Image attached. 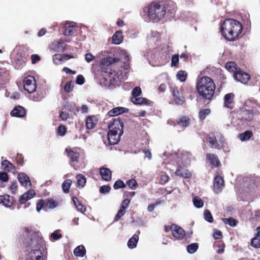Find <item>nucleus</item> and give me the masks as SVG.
Here are the masks:
<instances>
[{
	"instance_id": "a211bd4d",
	"label": "nucleus",
	"mask_w": 260,
	"mask_h": 260,
	"mask_svg": "<svg viewBox=\"0 0 260 260\" xmlns=\"http://www.w3.org/2000/svg\"><path fill=\"white\" fill-rule=\"evenodd\" d=\"M173 96L174 101L176 105H182L185 102V99L182 93L180 92L177 87L173 89Z\"/></svg>"
},
{
	"instance_id": "de8ad7c7",
	"label": "nucleus",
	"mask_w": 260,
	"mask_h": 260,
	"mask_svg": "<svg viewBox=\"0 0 260 260\" xmlns=\"http://www.w3.org/2000/svg\"><path fill=\"white\" fill-rule=\"evenodd\" d=\"M187 74L184 71H179L177 74V77L181 82H184L187 78Z\"/></svg>"
},
{
	"instance_id": "39448f33",
	"label": "nucleus",
	"mask_w": 260,
	"mask_h": 260,
	"mask_svg": "<svg viewBox=\"0 0 260 260\" xmlns=\"http://www.w3.org/2000/svg\"><path fill=\"white\" fill-rule=\"evenodd\" d=\"M164 8L161 1L152 2L144 9V11L147 14L150 20L157 22L165 17Z\"/></svg>"
},
{
	"instance_id": "a19ab883",
	"label": "nucleus",
	"mask_w": 260,
	"mask_h": 260,
	"mask_svg": "<svg viewBox=\"0 0 260 260\" xmlns=\"http://www.w3.org/2000/svg\"><path fill=\"white\" fill-rule=\"evenodd\" d=\"M2 166L8 171H12L15 169L14 165L8 160H5L2 162Z\"/></svg>"
},
{
	"instance_id": "2f4dec72",
	"label": "nucleus",
	"mask_w": 260,
	"mask_h": 260,
	"mask_svg": "<svg viewBox=\"0 0 260 260\" xmlns=\"http://www.w3.org/2000/svg\"><path fill=\"white\" fill-rule=\"evenodd\" d=\"M254 112L252 110H243L240 114V119L244 121H251L253 117Z\"/></svg>"
},
{
	"instance_id": "4468645a",
	"label": "nucleus",
	"mask_w": 260,
	"mask_h": 260,
	"mask_svg": "<svg viewBox=\"0 0 260 260\" xmlns=\"http://www.w3.org/2000/svg\"><path fill=\"white\" fill-rule=\"evenodd\" d=\"M235 79L243 84H246L250 79L249 74L242 71L239 68L238 71H236L234 74Z\"/></svg>"
},
{
	"instance_id": "a18cd8bd",
	"label": "nucleus",
	"mask_w": 260,
	"mask_h": 260,
	"mask_svg": "<svg viewBox=\"0 0 260 260\" xmlns=\"http://www.w3.org/2000/svg\"><path fill=\"white\" fill-rule=\"evenodd\" d=\"M193 203L194 206L198 208H202L204 205V203L202 200L197 196H196L193 198Z\"/></svg>"
},
{
	"instance_id": "37998d69",
	"label": "nucleus",
	"mask_w": 260,
	"mask_h": 260,
	"mask_svg": "<svg viewBox=\"0 0 260 260\" xmlns=\"http://www.w3.org/2000/svg\"><path fill=\"white\" fill-rule=\"evenodd\" d=\"M236 67V63L233 61L228 62L225 66L226 69H227L229 72H233L234 73H236V71H238L239 69Z\"/></svg>"
},
{
	"instance_id": "69168bd1",
	"label": "nucleus",
	"mask_w": 260,
	"mask_h": 260,
	"mask_svg": "<svg viewBox=\"0 0 260 260\" xmlns=\"http://www.w3.org/2000/svg\"><path fill=\"white\" fill-rule=\"evenodd\" d=\"M9 180L8 174L5 172H0V180L3 182H6Z\"/></svg>"
},
{
	"instance_id": "f03ea898",
	"label": "nucleus",
	"mask_w": 260,
	"mask_h": 260,
	"mask_svg": "<svg viewBox=\"0 0 260 260\" xmlns=\"http://www.w3.org/2000/svg\"><path fill=\"white\" fill-rule=\"evenodd\" d=\"M119 61L118 57L108 56L102 60V72L106 85L115 86L118 80V72L111 69L110 66L114 63Z\"/></svg>"
},
{
	"instance_id": "f257e3e1",
	"label": "nucleus",
	"mask_w": 260,
	"mask_h": 260,
	"mask_svg": "<svg viewBox=\"0 0 260 260\" xmlns=\"http://www.w3.org/2000/svg\"><path fill=\"white\" fill-rule=\"evenodd\" d=\"M216 85L213 80L208 76H203L196 83V89L200 99L211 101L215 94Z\"/></svg>"
},
{
	"instance_id": "c85d7f7f",
	"label": "nucleus",
	"mask_w": 260,
	"mask_h": 260,
	"mask_svg": "<svg viewBox=\"0 0 260 260\" xmlns=\"http://www.w3.org/2000/svg\"><path fill=\"white\" fill-rule=\"evenodd\" d=\"M128 111V109L121 107L114 108L110 110L108 114L109 116L113 117L118 115L119 114L124 113Z\"/></svg>"
},
{
	"instance_id": "09e8293b",
	"label": "nucleus",
	"mask_w": 260,
	"mask_h": 260,
	"mask_svg": "<svg viewBox=\"0 0 260 260\" xmlns=\"http://www.w3.org/2000/svg\"><path fill=\"white\" fill-rule=\"evenodd\" d=\"M125 184L132 189H136L138 186L137 181L134 179L127 180Z\"/></svg>"
},
{
	"instance_id": "4d7b16f0",
	"label": "nucleus",
	"mask_w": 260,
	"mask_h": 260,
	"mask_svg": "<svg viewBox=\"0 0 260 260\" xmlns=\"http://www.w3.org/2000/svg\"><path fill=\"white\" fill-rule=\"evenodd\" d=\"M142 93V90L140 87H135L132 91V94L133 96L132 98H135L136 97H138L140 96Z\"/></svg>"
},
{
	"instance_id": "864d4df0",
	"label": "nucleus",
	"mask_w": 260,
	"mask_h": 260,
	"mask_svg": "<svg viewBox=\"0 0 260 260\" xmlns=\"http://www.w3.org/2000/svg\"><path fill=\"white\" fill-rule=\"evenodd\" d=\"M67 128L63 125H60L57 128V133L60 136H63L67 133Z\"/></svg>"
},
{
	"instance_id": "6ab92c4d",
	"label": "nucleus",
	"mask_w": 260,
	"mask_h": 260,
	"mask_svg": "<svg viewBox=\"0 0 260 260\" xmlns=\"http://www.w3.org/2000/svg\"><path fill=\"white\" fill-rule=\"evenodd\" d=\"M175 174L186 179H189L191 178L192 176L191 172L188 170L183 168L181 166H179L177 167Z\"/></svg>"
},
{
	"instance_id": "c03bdc74",
	"label": "nucleus",
	"mask_w": 260,
	"mask_h": 260,
	"mask_svg": "<svg viewBox=\"0 0 260 260\" xmlns=\"http://www.w3.org/2000/svg\"><path fill=\"white\" fill-rule=\"evenodd\" d=\"M199 244L197 243H191L187 246V251L189 253L192 254L197 251Z\"/></svg>"
},
{
	"instance_id": "423d86ee",
	"label": "nucleus",
	"mask_w": 260,
	"mask_h": 260,
	"mask_svg": "<svg viewBox=\"0 0 260 260\" xmlns=\"http://www.w3.org/2000/svg\"><path fill=\"white\" fill-rule=\"evenodd\" d=\"M207 142L211 148L219 150L223 146L224 138L220 134H217L216 135L210 134L207 138Z\"/></svg>"
},
{
	"instance_id": "5701e85b",
	"label": "nucleus",
	"mask_w": 260,
	"mask_h": 260,
	"mask_svg": "<svg viewBox=\"0 0 260 260\" xmlns=\"http://www.w3.org/2000/svg\"><path fill=\"white\" fill-rule=\"evenodd\" d=\"M36 195V192L34 190H29L25 192L21 195L19 199V202L20 204L25 203L28 200L34 197Z\"/></svg>"
},
{
	"instance_id": "052dcab7",
	"label": "nucleus",
	"mask_w": 260,
	"mask_h": 260,
	"mask_svg": "<svg viewBox=\"0 0 260 260\" xmlns=\"http://www.w3.org/2000/svg\"><path fill=\"white\" fill-rule=\"evenodd\" d=\"M53 60L54 63L56 64H61L62 62L61 54H57L53 55Z\"/></svg>"
},
{
	"instance_id": "774afa93",
	"label": "nucleus",
	"mask_w": 260,
	"mask_h": 260,
	"mask_svg": "<svg viewBox=\"0 0 260 260\" xmlns=\"http://www.w3.org/2000/svg\"><path fill=\"white\" fill-rule=\"evenodd\" d=\"M130 203L131 202L129 200H128V199H124L120 204V208L126 210V209L129 206Z\"/></svg>"
},
{
	"instance_id": "8fccbe9b",
	"label": "nucleus",
	"mask_w": 260,
	"mask_h": 260,
	"mask_svg": "<svg viewBox=\"0 0 260 260\" xmlns=\"http://www.w3.org/2000/svg\"><path fill=\"white\" fill-rule=\"evenodd\" d=\"M204 219L207 221H208L210 223H212L213 222V218L211 213V212L209 210L207 209L204 211Z\"/></svg>"
},
{
	"instance_id": "bb28decb",
	"label": "nucleus",
	"mask_w": 260,
	"mask_h": 260,
	"mask_svg": "<svg viewBox=\"0 0 260 260\" xmlns=\"http://www.w3.org/2000/svg\"><path fill=\"white\" fill-rule=\"evenodd\" d=\"M18 180L20 184L25 187L31 185V182L28 176L24 173H19L18 175Z\"/></svg>"
},
{
	"instance_id": "a878e982",
	"label": "nucleus",
	"mask_w": 260,
	"mask_h": 260,
	"mask_svg": "<svg viewBox=\"0 0 260 260\" xmlns=\"http://www.w3.org/2000/svg\"><path fill=\"white\" fill-rule=\"evenodd\" d=\"M10 114L12 116L23 117L26 114V110L23 107L18 106L14 107Z\"/></svg>"
},
{
	"instance_id": "e2e57ef3",
	"label": "nucleus",
	"mask_w": 260,
	"mask_h": 260,
	"mask_svg": "<svg viewBox=\"0 0 260 260\" xmlns=\"http://www.w3.org/2000/svg\"><path fill=\"white\" fill-rule=\"evenodd\" d=\"M30 58L32 64H35L39 62L41 59V57L39 55L36 54L31 55Z\"/></svg>"
},
{
	"instance_id": "473e14b6",
	"label": "nucleus",
	"mask_w": 260,
	"mask_h": 260,
	"mask_svg": "<svg viewBox=\"0 0 260 260\" xmlns=\"http://www.w3.org/2000/svg\"><path fill=\"white\" fill-rule=\"evenodd\" d=\"M257 232L255 237L251 240V246L255 248H260V226L256 229Z\"/></svg>"
},
{
	"instance_id": "4be33fe9",
	"label": "nucleus",
	"mask_w": 260,
	"mask_h": 260,
	"mask_svg": "<svg viewBox=\"0 0 260 260\" xmlns=\"http://www.w3.org/2000/svg\"><path fill=\"white\" fill-rule=\"evenodd\" d=\"M65 151L72 162L78 161V159L80 156L79 152L76 150L71 148H66Z\"/></svg>"
},
{
	"instance_id": "5fc2aeb1",
	"label": "nucleus",
	"mask_w": 260,
	"mask_h": 260,
	"mask_svg": "<svg viewBox=\"0 0 260 260\" xmlns=\"http://www.w3.org/2000/svg\"><path fill=\"white\" fill-rule=\"evenodd\" d=\"M126 187V184L121 180H117L114 184L113 187L115 189L119 188H124Z\"/></svg>"
},
{
	"instance_id": "bf43d9fd",
	"label": "nucleus",
	"mask_w": 260,
	"mask_h": 260,
	"mask_svg": "<svg viewBox=\"0 0 260 260\" xmlns=\"http://www.w3.org/2000/svg\"><path fill=\"white\" fill-rule=\"evenodd\" d=\"M111 187L109 185H103L100 188V192L102 194H105L110 192Z\"/></svg>"
},
{
	"instance_id": "0e129e2a",
	"label": "nucleus",
	"mask_w": 260,
	"mask_h": 260,
	"mask_svg": "<svg viewBox=\"0 0 260 260\" xmlns=\"http://www.w3.org/2000/svg\"><path fill=\"white\" fill-rule=\"evenodd\" d=\"M179 62V55L174 54L172 57L171 65L172 66H177Z\"/></svg>"
},
{
	"instance_id": "3c124183",
	"label": "nucleus",
	"mask_w": 260,
	"mask_h": 260,
	"mask_svg": "<svg viewBox=\"0 0 260 260\" xmlns=\"http://www.w3.org/2000/svg\"><path fill=\"white\" fill-rule=\"evenodd\" d=\"M223 221L225 224H228L233 227L236 226L238 222L236 219L232 217L223 218Z\"/></svg>"
},
{
	"instance_id": "603ef678",
	"label": "nucleus",
	"mask_w": 260,
	"mask_h": 260,
	"mask_svg": "<svg viewBox=\"0 0 260 260\" xmlns=\"http://www.w3.org/2000/svg\"><path fill=\"white\" fill-rule=\"evenodd\" d=\"M126 210L120 208L117 214L115 216L114 221H118L126 213Z\"/></svg>"
},
{
	"instance_id": "f704fd0d",
	"label": "nucleus",
	"mask_w": 260,
	"mask_h": 260,
	"mask_svg": "<svg viewBox=\"0 0 260 260\" xmlns=\"http://www.w3.org/2000/svg\"><path fill=\"white\" fill-rule=\"evenodd\" d=\"M86 252V249L82 245L77 246L74 250V255L78 257H83L85 255Z\"/></svg>"
},
{
	"instance_id": "7ed1b4c3",
	"label": "nucleus",
	"mask_w": 260,
	"mask_h": 260,
	"mask_svg": "<svg viewBox=\"0 0 260 260\" xmlns=\"http://www.w3.org/2000/svg\"><path fill=\"white\" fill-rule=\"evenodd\" d=\"M243 30V26L238 21L234 19H226L220 26L222 36L229 41L236 40Z\"/></svg>"
},
{
	"instance_id": "e433bc0d",
	"label": "nucleus",
	"mask_w": 260,
	"mask_h": 260,
	"mask_svg": "<svg viewBox=\"0 0 260 260\" xmlns=\"http://www.w3.org/2000/svg\"><path fill=\"white\" fill-rule=\"evenodd\" d=\"M77 179V186L83 187L86 183V180L85 177L82 174H78L76 176Z\"/></svg>"
},
{
	"instance_id": "58836bf2",
	"label": "nucleus",
	"mask_w": 260,
	"mask_h": 260,
	"mask_svg": "<svg viewBox=\"0 0 260 260\" xmlns=\"http://www.w3.org/2000/svg\"><path fill=\"white\" fill-rule=\"evenodd\" d=\"M252 136L253 133L251 131H247L240 134L239 135V138L242 141H245L249 140Z\"/></svg>"
},
{
	"instance_id": "0eeeda50",
	"label": "nucleus",
	"mask_w": 260,
	"mask_h": 260,
	"mask_svg": "<svg viewBox=\"0 0 260 260\" xmlns=\"http://www.w3.org/2000/svg\"><path fill=\"white\" fill-rule=\"evenodd\" d=\"M58 205L57 201L50 198L46 200H39L37 204V210L39 212L42 209H54Z\"/></svg>"
},
{
	"instance_id": "dca6fc26",
	"label": "nucleus",
	"mask_w": 260,
	"mask_h": 260,
	"mask_svg": "<svg viewBox=\"0 0 260 260\" xmlns=\"http://www.w3.org/2000/svg\"><path fill=\"white\" fill-rule=\"evenodd\" d=\"M26 260H43L42 250L39 249L30 250L27 254Z\"/></svg>"
},
{
	"instance_id": "6e6d98bb",
	"label": "nucleus",
	"mask_w": 260,
	"mask_h": 260,
	"mask_svg": "<svg viewBox=\"0 0 260 260\" xmlns=\"http://www.w3.org/2000/svg\"><path fill=\"white\" fill-rule=\"evenodd\" d=\"M74 87V84L72 81L68 82L64 86V91L67 93H70L72 91Z\"/></svg>"
},
{
	"instance_id": "4c0bfd02",
	"label": "nucleus",
	"mask_w": 260,
	"mask_h": 260,
	"mask_svg": "<svg viewBox=\"0 0 260 260\" xmlns=\"http://www.w3.org/2000/svg\"><path fill=\"white\" fill-rule=\"evenodd\" d=\"M72 181L70 179H66L65 180L62 184V188L63 190V191L66 193H68L69 192L70 188L72 185Z\"/></svg>"
},
{
	"instance_id": "f3484780",
	"label": "nucleus",
	"mask_w": 260,
	"mask_h": 260,
	"mask_svg": "<svg viewBox=\"0 0 260 260\" xmlns=\"http://www.w3.org/2000/svg\"><path fill=\"white\" fill-rule=\"evenodd\" d=\"M15 202L16 201L12 196L8 194L0 196V204H2L6 207H11Z\"/></svg>"
},
{
	"instance_id": "79ce46f5",
	"label": "nucleus",
	"mask_w": 260,
	"mask_h": 260,
	"mask_svg": "<svg viewBox=\"0 0 260 260\" xmlns=\"http://www.w3.org/2000/svg\"><path fill=\"white\" fill-rule=\"evenodd\" d=\"M32 93H33L32 99L34 101L39 102L44 98L43 93L42 91H35Z\"/></svg>"
},
{
	"instance_id": "338daca9",
	"label": "nucleus",
	"mask_w": 260,
	"mask_h": 260,
	"mask_svg": "<svg viewBox=\"0 0 260 260\" xmlns=\"http://www.w3.org/2000/svg\"><path fill=\"white\" fill-rule=\"evenodd\" d=\"M16 160L18 165L23 166L24 164V157L22 154L18 153L16 157Z\"/></svg>"
},
{
	"instance_id": "680f3d73",
	"label": "nucleus",
	"mask_w": 260,
	"mask_h": 260,
	"mask_svg": "<svg viewBox=\"0 0 260 260\" xmlns=\"http://www.w3.org/2000/svg\"><path fill=\"white\" fill-rule=\"evenodd\" d=\"M62 237V235L59 233V231H55L51 234L50 238L54 240H57Z\"/></svg>"
},
{
	"instance_id": "9b49d317",
	"label": "nucleus",
	"mask_w": 260,
	"mask_h": 260,
	"mask_svg": "<svg viewBox=\"0 0 260 260\" xmlns=\"http://www.w3.org/2000/svg\"><path fill=\"white\" fill-rule=\"evenodd\" d=\"M63 34L66 36H72L78 31V27L73 23L66 22L63 27Z\"/></svg>"
},
{
	"instance_id": "6e6552de",
	"label": "nucleus",
	"mask_w": 260,
	"mask_h": 260,
	"mask_svg": "<svg viewBox=\"0 0 260 260\" xmlns=\"http://www.w3.org/2000/svg\"><path fill=\"white\" fill-rule=\"evenodd\" d=\"M23 87L28 93H32L36 90L37 85L35 78L32 76H27L23 81Z\"/></svg>"
},
{
	"instance_id": "7c9ffc66",
	"label": "nucleus",
	"mask_w": 260,
	"mask_h": 260,
	"mask_svg": "<svg viewBox=\"0 0 260 260\" xmlns=\"http://www.w3.org/2000/svg\"><path fill=\"white\" fill-rule=\"evenodd\" d=\"M176 123L183 127H186L189 125L190 119L187 116L182 115L176 120Z\"/></svg>"
},
{
	"instance_id": "ea45409f",
	"label": "nucleus",
	"mask_w": 260,
	"mask_h": 260,
	"mask_svg": "<svg viewBox=\"0 0 260 260\" xmlns=\"http://www.w3.org/2000/svg\"><path fill=\"white\" fill-rule=\"evenodd\" d=\"M211 110L209 108L201 110L199 112V118L200 120L203 121L206 117L210 114Z\"/></svg>"
},
{
	"instance_id": "2eb2a0df",
	"label": "nucleus",
	"mask_w": 260,
	"mask_h": 260,
	"mask_svg": "<svg viewBox=\"0 0 260 260\" xmlns=\"http://www.w3.org/2000/svg\"><path fill=\"white\" fill-rule=\"evenodd\" d=\"M224 186L223 178L220 176L217 175L214 177L213 182V190L215 193H220Z\"/></svg>"
},
{
	"instance_id": "1a4fd4ad",
	"label": "nucleus",
	"mask_w": 260,
	"mask_h": 260,
	"mask_svg": "<svg viewBox=\"0 0 260 260\" xmlns=\"http://www.w3.org/2000/svg\"><path fill=\"white\" fill-rule=\"evenodd\" d=\"M109 131L123 134V122L119 118L113 119L108 125Z\"/></svg>"
},
{
	"instance_id": "9d476101",
	"label": "nucleus",
	"mask_w": 260,
	"mask_h": 260,
	"mask_svg": "<svg viewBox=\"0 0 260 260\" xmlns=\"http://www.w3.org/2000/svg\"><path fill=\"white\" fill-rule=\"evenodd\" d=\"M122 135L117 133V132H114L113 131H109L107 136V140L104 141V143L107 145L117 144L120 140V137Z\"/></svg>"
},
{
	"instance_id": "72a5a7b5",
	"label": "nucleus",
	"mask_w": 260,
	"mask_h": 260,
	"mask_svg": "<svg viewBox=\"0 0 260 260\" xmlns=\"http://www.w3.org/2000/svg\"><path fill=\"white\" fill-rule=\"evenodd\" d=\"M122 32L121 30L116 31L112 36V43L116 45L120 44L123 41Z\"/></svg>"
},
{
	"instance_id": "aec40b11",
	"label": "nucleus",
	"mask_w": 260,
	"mask_h": 260,
	"mask_svg": "<svg viewBox=\"0 0 260 260\" xmlns=\"http://www.w3.org/2000/svg\"><path fill=\"white\" fill-rule=\"evenodd\" d=\"M207 160L214 167L218 168L221 166V162L218 156L213 153H207L206 155Z\"/></svg>"
},
{
	"instance_id": "ddd939ff",
	"label": "nucleus",
	"mask_w": 260,
	"mask_h": 260,
	"mask_svg": "<svg viewBox=\"0 0 260 260\" xmlns=\"http://www.w3.org/2000/svg\"><path fill=\"white\" fill-rule=\"evenodd\" d=\"M161 4L164 6L165 10L164 15L166 13L170 14V16H172L176 10V4L171 0L166 1H161Z\"/></svg>"
},
{
	"instance_id": "13d9d810",
	"label": "nucleus",
	"mask_w": 260,
	"mask_h": 260,
	"mask_svg": "<svg viewBox=\"0 0 260 260\" xmlns=\"http://www.w3.org/2000/svg\"><path fill=\"white\" fill-rule=\"evenodd\" d=\"M136 192L135 191H125L123 192L124 199H128L131 202L132 198L135 196Z\"/></svg>"
},
{
	"instance_id": "f8f14e48",
	"label": "nucleus",
	"mask_w": 260,
	"mask_h": 260,
	"mask_svg": "<svg viewBox=\"0 0 260 260\" xmlns=\"http://www.w3.org/2000/svg\"><path fill=\"white\" fill-rule=\"evenodd\" d=\"M171 230L172 231V235L176 239L182 240L185 236L184 230L176 224L171 225Z\"/></svg>"
},
{
	"instance_id": "393cba45",
	"label": "nucleus",
	"mask_w": 260,
	"mask_h": 260,
	"mask_svg": "<svg viewBox=\"0 0 260 260\" xmlns=\"http://www.w3.org/2000/svg\"><path fill=\"white\" fill-rule=\"evenodd\" d=\"M50 48L57 52H63L67 49L64 43L61 40L54 41L50 45Z\"/></svg>"
},
{
	"instance_id": "20e7f679",
	"label": "nucleus",
	"mask_w": 260,
	"mask_h": 260,
	"mask_svg": "<svg viewBox=\"0 0 260 260\" xmlns=\"http://www.w3.org/2000/svg\"><path fill=\"white\" fill-rule=\"evenodd\" d=\"M26 233H30V236L23 241V244L27 249H41L45 245V241L38 232L32 231V229L28 227L23 228Z\"/></svg>"
},
{
	"instance_id": "49530a36",
	"label": "nucleus",
	"mask_w": 260,
	"mask_h": 260,
	"mask_svg": "<svg viewBox=\"0 0 260 260\" xmlns=\"http://www.w3.org/2000/svg\"><path fill=\"white\" fill-rule=\"evenodd\" d=\"M182 156V158L184 161H190L192 159H194L192 153L188 151H183Z\"/></svg>"
},
{
	"instance_id": "cd10ccee",
	"label": "nucleus",
	"mask_w": 260,
	"mask_h": 260,
	"mask_svg": "<svg viewBox=\"0 0 260 260\" xmlns=\"http://www.w3.org/2000/svg\"><path fill=\"white\" fill-rule=\"evenodd\" d=\"M100 174L103 180L106 181H109L111 180L112 172L109 169L104 167L101 168L100 169Z\"/></svg>"
},
{
	"instance_id": "c9c22d12",
	"label": "nucleus",
	"mask_w": 260,
	"mask_h": 260,
	"mask_svg": "<svg viewBox=\"0 0 260 260\" xmlns=\"http://www.w3.org/2000/svg\"><path fill=\"white\" fill-rule=\"evenodd\" d=\"M139 240V236L135 234L132 237H131L128 242H127V246L128 247L131 249H133L135 248L137 246V243Z\"/></svg>"
},
{
	"instance_id": "c756f323",
	"label": "nucleus",
	"mask_w": 260,
	"mask_h": 260,
	"mask_svg": "<svg viewBox=\"0 0 260 260\" xmlns=\"http://www.w3.org/2000/svg\"><path fill=\"white\" fill-rule=\"evenodd\" d=\"M131 101L135 105H145L149 106L152 103V102L149 100L139 96L132 98Z\"/></svg>"
},
{
	"instance_id": "412c9836",
	"label": "nucleus",
	"mask_w": 260,
	"mask_h": 260,
	"mask_svg": "<svg viewBox=\"0 0 260 260\" xmlns=\"http://www.w3.org/2000/svg\"><path fill=\"white\" fill-rule=\"evenodd\" d=\"M235 95L233 93H229L224 96V106L232 109L234 108Z\"/></svg>"
},
{
	"instance_id": "b1692460",
	"label": "nucleus",
	"mask_w": 260,
	"mask_h": 260,
	"mask_svg": "<svg viewBox=\"0 0 260 260\" xmlns=\"http://www.w3.org/2000/svg\"><path fill=\"white\" fill-rule=\"evenodd\" d=\"M98 122V119L96 116H88L86 120L85 125L87 129L94 128Z\"/></svg>"
}]
</instances>
